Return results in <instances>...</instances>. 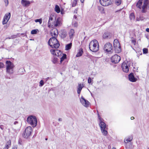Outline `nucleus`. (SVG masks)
<instances>
[{"label": "nucleus", "mask_w": 149, "mask_h": 149, "mask_svg": "<svg viewBox=\"0 0 149 149\" xmlns=\"http://www.w3.org/2000/svg\"><path fill=\"white\" fill-rule=\"evenodd\" d=\"M80 100L82 104L84 106L86 107H87L89 106V102L84 99L82 96L81 97Z\"/></svg>", "instance_id": "nucleus-14"}, {"label": "nucleus", "mask_w": 149, "mask_h": 149, "mask_svg": "<svg viewBox=\"0 0 149 149\" xmlns=\"http://www.w3.org/2000/svg\"><path fill=\"white\" fill-rule=\"evenodd\" d=\"M22 139H19L18 140V144L19 145H22Z\"/></svg>", "instance_id": "nucleus-43"}, {"label": "nucleus", "mask_w": 149, "mask_h": 149, "mask_svg": "<svg viewBox=\"0 0 149 149\" xmlns=\"http://www.w3.org/2000/svg\"><path fill=\"white\" fill-rule=\"evenodd\" d=\"M48 44L52 48L57 49L59 46V43L57 39L55 37L51 38L48 42Z\"/></svg>", "instance_id": "nucleus-4"}, {"label": "nucleus", "mask_w": 149, "mask_h": 149, "mask_svg": "<svg viewBox=\"0 0 149 149\" xmlns=\"http://www.w3.org/2000/svg\"><path fill=\"white\" fill-rule=\"evenodd\" d=\"M44 84V83L43 80H41L40 82V86H42Z\"/></svg>", "instance_id": "nucleus-40"}, {"label": "nucleus", "mask_w": 149, "mask_h": 149, "mask_svg": "<svg viewBox=\"0 0 149 149\" xmlns=\"http://www.w3.org/2000/svg\"><path fill=\"white\" fill-rule=\"evenodd\" d=\"M99 47L98 42L96 40H93L90 42L89 45V48L91 51L96 52L99 50Z\"/></svg>", "instance_id": "nucleus-3"}, {"label": "nucleus", "mask_w": 149, "mask_h": 149, "mask_svg": "<svg viewBox=\"0 0 149 149\" xmlns=\"http://www.w3.org/2000/svg\"><path fill=\"white\" fill-rule=\"evenodd\" d=\"M121 3V0H115V3L117 6L120 5Z\"/></svg>", "instance_id": "nucleus-32"}, {"label": "nucleus", "mask_w": 149, "mask_h": 149, "mask_svg": "<svg viewBox=\"0 0 149 149\" xmlns=\"http://www.w3.org/2000/svg\"><path fill=\"white\" fill-rule=\"evenodd\" d=\"M83 52V49L82 48L80 49L76 55V57H78L81 56L82 55Z\"/></svg>", "instance_id": "nucleus-24"}, {"label": "nucleus", "mask_w": 149, "mask_h": 149, "mask_svg": "<svg viewBox=\"0 0 149 149\" xmlns=\"http://www.w3.org/2000/svg\"><path fill=\"white\" fill-rule=\"evenodd\" d=\"M61 37L63 38H64L66 37L67 36V32L65 30L61 31Z\"/></svg>", "instance_id": "nucleus-23"}, {"label": "nucleus", "mask_w": 149, "mask_h": 149, "mask_svg": "<svg viewBox=\"0 0 149 149\" xmlns=\"http://www.w3.org/2000/svg\"><path fill=\"white\" fill-rule=\"evenodd\" d=\"M50 52L52 54L57 56H58L61 53L60 51L58 49H51Z\"/></svg>", "instance_id": "nucleus-16"}, {"label": "nucleus", "mask_w": 149, "mask_h": 149, "mask_svg": "<svg viewBox=\"0 0 149 149\" xmlns=\"http://www.w3.org/2000/svg\"><path fill=\"white\" fill-rule=\"evenodd\" d=\"M84 0H80V1H81V3H83V2H84Z\"/></svg>", "instance_id": "nucleus-53"}, {"label": "nucleus", "mask_w": 149, "mask_h": 149, "mask_svg": "<svg viewBox=\"0 0 149 149\" xmlns=\"http://www.w3.org/2000/svg\"><path fill=\"white\" fill-rule=\"evenodd\" d=\"M39 32V31L38 29H34L32 30L31 32V33L32 34H36L38 32Z\"/></svg>", "instance_id": "nucleus-33"}, {"label": "nucleus", "mask_w": 149, "mask_h": 149, "mask_svg": "<svg viewBox=\"0 0 149 149\" xmlns=\"http://www.w3.org/2000/svg\"><path fill=\"white\" fill-rule=\"evenodd\" d=\"M18 121H15L14 122V125H16V124H18Z\"/></svg>", "instance_id": "nucleus-49"}, {"label": "nucleus", "mask_w": 149, "mask_h": 149, "mask_svg": "<svg viewBox=\"0 0 149 149\" xmlns=\"http://www.w3.org/2000/svg\"><path fill=\"white\" fill-rule=\"evenodd\" d=\"M32 132V128L30 126L27 127L24 131L23 134V137L27 139L31 135Z\"/></svg>", "instance_id": "nucleus-7"}, {"label": "nucleus", "mask_w": 149, "mask_h": 149, "mask_svg": "<svg viewBox=\"0 0 149 149\" xmlns=\"http://www.w3.org/2000/svg\"><path fill=\"white\" fill-rule=\"evenodd\" d=\"M12 149H16V148H13Z\"/></svg>", "instance_id": "nucleus-57"}, {"label": "nucleus", "mask_w": 149, "mask_h": 149, "mask_svg": "<svg viewBox=\"0 0 149 149\" xmlns=\"http://www.w3.org/2000/svg\"><path fill=\"white\" fill-rule=\"evenodd\" d=\"M72 46V43H71L67 44L65 46V50H68L70 49L71 47Z\"/></svg>", "instance_id": "nucleus-26"}, {"label": "nucleus", "mask_w": 149, "mask_h": 149, "mask_svg": "<svg viewBox=\"0 0 149 149\" xmlns=\"http://www.w3.org/2000/svg\"><path fill=\"white\" fill-rule=\"evenodd\" d=\"M11 133L12 134L13 136H15L17 135V133L16 130L13 128L12 130Z\"/></svg>", "instance_id": "nucleus-29"}, {"label": "nucleus", "mask_w": 149, "mask_h": 149, "mask_svg": "<svg viewBox=\"0 0 149 149\" xmlns=\"http://www.w3.org/2000/svg\"><path fill=\"white\" fill-rule=\"evenodd\" d=\"M111 37V33L108 32L104 33L103 36V38L104 39L110 38Z\"/></svg>", "instance_id": "nucleus-20"}, {"label": "nucleus", "mask_w": 149, "mask_h": 149, "mask_svg": "<svg viewBox=\"0 0 149 149\" xmlns=\"http://www.w3.org/2000/svg\"><path fill=\"white\" fill-rule=\"evenodd\" d=\"M69 37L70 39H73L75 35L74 30L73 29H71L69 32Z\"/></svg>", "instance_id": "nucleus-19"}, {"label": "nucleus", "mask_w": 149, "mask_h": 149, "mask_svg": "<svg viewBox=\"0 0 149 149\" xmlns=\"http://www.w3.org/2000/svg\"><path fill=\"white\" fill-rule=\"evenodd\" d=\"M143 54H147L148 53V50L147 49L144 48L143 49Z\"/></svg>", "instance_id": "nucleus-38"}, {"label": "nucleus", "mask_w": 149, "mask_h": 149, "mask_svg": "<svg viewBox=\"0 0 149 149\" xmlns=\"http://www.w3.org/2000/svg\"><path fill=\"white\" fill-rule=\"evenodd\" d=\"M129 64L126 62H124L122 65V68L123 72H127L129 70Z\"/></svg>", "instance_id": "nucleus-13"}, {"label": "nucleus", "mask_w": 149, "mask_h": 149, "mask_svg": "<svg viewBox=\"0 0 149 149\" xmlns=\"http://www.w3.org/2000/svg\"><path fill=\"white\" fill-rule=\"evenodd\" d=\"M136 19V21H139L140 20H143V19H141V18L140 17H139V18H137Z\"/></svg>", "instance_id": "nucleus-46"}, {"label": "nucleus", "mask_w": 149, "mask_h": 149, "mask_svg": "<svg viewBox=\"0 0 149 149\" xmlns=\"http://www.w3.org/2000/svg\"><path fill=\"white\" fill-rule=\"evenodd\" d=\"M74 25L75 26H77V23H75L74 24Z\"/></svg>", "instance_id": "nucleus-54"}, {"label": "nucleus", "mask_w": 149, "mask_h": 149, "mask_svg": "<svg viewBox=\"0 0 149 149\" xmlns=\"http://www.w3.org/2000/svg\"><path fill=\"white\" fill-rule=\"evenodd\" d=\"M9 147H8L6 146L3 149H8Z\"/></svg>", "instance_id": "nucleus-48"}, {"label": "nucleus", "mask_w": 149, "mask_h": 149, "mask_svg": "<svg viewBox=\"0 0 149 149\" xmlns=\"http://www.w3.org/2000/svg\"><path fill=\"white\" fill-rule=\"evenodd\" d=\"M10 17V13H8L6 14L4 16L3 19L2 24L3 25H4L6 24L9 20Z\"/></svg>", "instance_id": "nucleus-11"}, {"label": "nucleus", "mask_w": 149, "mask_h": 149, "mask_svg": "<svg viewBox=\"0 0 149 149\" xmlns=\"http://www.w3.org/2000/svg\"><path fill=\"white\" fill-rule=\"evenodd\" d=\"M121 58L120 56L117 54L112 56L111 58V62L114 63H118L120 60Z\"/></svg>", "instance_id": "nucleus-10"}, {"label": "nucleus", "mask_w": 149, "mask_h": 149, "mask_svg": "<svg viewBox=\"0 0 149 149\" xmlns=\"http://www.w3.org/2000/svg\"><path fill=\"white\" fill-rule=\"evenodd\" d=\"M132 139V137H131L130 138H129L127 139H124V142L125 143H127L128 142L131 141Z\"/></svg>", "instance_id": "nucleus-30"}, {"label": "nucleus", "mask_w": 149, "mask_h": 149, "mask_svg": "<svg viewBox=\"0 0 149 149\" xmlns=\"http://www.w3.org/2000/svg\"><path fill=\"white\" fill-rule=\"evenodd\" d=\"M131 42L134 45H135L136 41L135 39L132 38L131 40Z\"/></svg>", "instance_id": "nucleus-42"}, {"label": "nucleus", "mask_w": 149, "mask_h": 149, "mask_svg": "<svg viewBox=\"0 0 149 149\" xmlns=\"http://www.w3.org/2000/svg\"><path fill=\"white\" fill-rule=\"evenodd\" d=\"M45 139L46 140H47V138H46Z\"/></svg>", "instance_id": "nucleus-60"}, {"label": "nucleus", "mask_w": 149, "mask_h": 149, "mask_svg": "<svg viewBox=\"0 0 149 149\" xmlns=\"http://www.w3.org/2000/svg\"><path fill=\"white\" fill-rule=\"evenodd\" d=\"M14 65L10 61H7L6 62V72L9 74H12L14 72Z\"/></svg>", "instance_id": "nucleus-5"}, {"label": "nucleus", "mask_w": 149, "mask_h": 149, "mask_svg": "<svg viewBox=\"0 0 149 149\" xmlns=\"http://www.w3.org/2000/svg\"><path fill=\"white\" fill-rule=\"evenodd\" d=\"M4 3H5V5L7 6L8 4V0H3Z\"/></svg>", "instance_id": "nucleus-41"}, {"label": "nucleus", "mask_w": 149, "mask_h": 149, "mask_svg": "<svg viewBox=\"0 0 149 149\" xmlns=\"http://www.w3.org/2000/svg\"><path fill=\"white\" fill-rule=\"evenodd\" d=\"M74 17L76 19V18H77V17H76V16L74 15Z\"/></svg>", "instance_id": "nucleus-56"}, {"label": "nucleus", "mask_w": 149, "mask_h": 149, "mask_svg": "<svg viewBox=\"0 0 149 149\" xmlns=\"http://www.w3.org/2000/svg\"><path fill=\"white\" fill-rule=\"evenodd\" d=\"M11 144V141L10 140H9V141H8L6 143V146L8 147H9V146H10Z\"/></svg>", "instance_id": "nucleus-37"}, {"label": "nucleus", "mask_w": 149, "mask_h": 149, "mask_svg": "<svg viewBox=\"0 0 149 149\" xmlns=\"http://www.w3.org/2000/svg\"><path fill=\"white\" fill-rule=\"evenodd\" d=\"M4 27H6V28L7 27V26H4Z\"/></svg>", "instance_id": "nucleus-58"}, {"label": "nucleus", "mask_w": 149, "mask_h": 149, "mask_svg": "<svg viewBox=\"0 0 149 149\" xmlns=\"http://www.w3.org/2000/svg\"><path fill=\"white\" fill-rule=\"evenodd\" d=\"M112 45L109 42L106 43L104 45V51L108 53L112 52Z\"/></svg>", "instance_id": "nucleus-9"}, {"label": "nucleus", "mask_w": 149, "mask_h": 149, "mask_svg": "<svg viewBox=\"0 0 149 149\" xmlns=\"http://www.w3.org/2000/svg\"><path fill=\"white\" fill-rule=\"evenodd\" d=\"M35 22H39L40 24L42 22V19L41 18L35 20Z\"/></svg>", "instance_id": "nucleus-35"}, {"label": "nucleus", "mask_w": 149, "mask_h": 149, "mask_svg": "<svg viewBox=\"0 0 149 149\" xmlns=\"http://www.w3.org/2000/svg\"><path fill=\"white\" fill-rule=\"evenodd\" d=\"M22 4L24 6H29L30 4V2L26 0H22L21 1Z\"/></svg>", "instance_id": "nucleus-22"}, {"label": "nucleus", "mask_w": 149, "mask_h": 149, "mask_svg": "<svg viewBox=\"0 0 149 149\" xmlns=\"http://www.w3.org/2000/svg\"><path fill=\"white\" fill-rule=\"evenodd\" d=\"M129 79L130 81L132 82H135L137 80V79L134 77L133 73H132L129 75Z\"/></svg>", "instance_id": "nucleus-18"}, {"label": "nucleus", "mask_w": 149, "mask_h": 149, "mask_svg": "<svg viewBox=\"0 0 149 149\" xmlns=\"http://www.w3.org/2000/svg\"><path fill=\"white\" fill-rule=\"evenodd\" d=\"M0 128L2 130L4 129V126L3 125H0Z\"/></svg>", "instance_id": "nucleus-47"}, {"label": "nucleus", "mask_w": 149, "mask_h": 149, "mask_svg": "<svg viewBox=\"0 0 149 149\" xmlns=\"http://www.w3.org/2000/svg\"><path fill=\"white\" fill-rule=\"evenodd\" d=\"M54 26L56 27L61 26L62 24L61 19L60 17L58 18L54 22Z\"/></svg>", "instance_id": "nucleus-17"}, {"label": "nucleus", "mask_w": 149, "mask_h": 149, "mask_svg": "<svg viewBox=\"0 0 149 149\" xmlns=\"http://www.w3.org/2000/svg\"><path fill=\"white\" fill-rule=\"evenodd\" d=\"M137 8L141 9L142 13L146 12L148 9H149V1L148 0H139L136 4Z\"/></svg>", "instance_id": "nucleus-1"}, {"label": "nucleus", "mask_w": 149, "mask_h": 149, "mask_svg": "<svg viewBox=\"0 0 149 149\" xmlns=\"http://www.w3.org/2000/svg\"><path fill=\"white\" fill-rule=\"evenodd\" d=\"M49 77L47 78V80L49 79Z\"/></svg>", "instance_id": "nucleus-61"}, {"label": "nucleus", "mask_w": 149, "mask_h": 149, "mask_svg": "<svg viewBox=\"0 0 149 149\" xmlns=\"http://www.w3.org/2000/svg\"><path fill=\"white\" fill-rule=\"evenodd\" d=\"M58 30L56 29H53L50 31V34L52 37L56 38L58 36Z\"/></svg>", "instance_id": "nucleus-15"}, {"label": "nucleus", "mask_w": 149, "mask_h": 149, "mask_svg": "<svg viewBox=\"0 0 149 149\" xmlns=\"http://www.w3.org/2000/svg\"><path fill=\"white\" fill-rule=\"evenodd\" d=\"M4 65L3 63L0 62V68H2L3 67Z\"/></svg>", "instance_id": "nucleus-44"}, {"label": "nucleus", "mask_w": 149, "mask_h": 149, "mask_svg": "<svg viewBox=\"0 0 149 149\" xmlns=\"http://www.w3.org/2000/svg\"><path fill=\"white\" fill-rule=\"evenodd\" d=\"M130 18L131 20L134 19L135 16L133 13H131L130 14Z\"/></svg>", "instance_id": "nucleus-31"}, {"label": "nucleus", "mask_w": 149, "mask_h": 149, "mask_svg": "<svg viewBox=\"0 0 149 149\" xmlns=\"http://www.w3.org/2000/svg\"><path fill=\"white\" fill-rule=\"evenodd\" d=\"M53 17H52V16L51 15L49 17V20L48 22V26L49 27L50 25H51V23H50V21H52L53 20Z\"/></svg>", "instance_id": "nucleus-34"}, {"label": "nucleus", "mask_w": 149, "mask_h": 149, "mask_svg": "<svg viewBox=\"0 0 149 149\" xmlns=\"http://www.w3.org/2000/svg\"><path fill=\"white\" fill-rule=\"evenodd\" d=\"M134 118V117L133 116L131 117V120H133Z\"/></svg>", "instance_id": "nucleus-52"}, {"label": "nucleus", "mask_w": 149, "mask_h": 149, "mask_svg": "<svg viewBox=\"0 0 149 149\" xmlns=\"http://www.w3.org/2000/svg\"><path fill=\"white\" fill-rule=\"evenodd\" d=\"M55 10L58 13H59L60 12V8L57 5H56L55 6Z\"/></svg>", "instance_id": "nucleus-27"}, {"label": "nucleus", "mask_w": 149, "mask_h": 149, "mask_svg": "<svg viewBox=\"0 0 149 149\" xmlns=\"http://www.w3.org/2000/svg\"><path fill=\"white\" fill-rule=\"evenodd\" d=\"M77 0H74L72 3V6L74 7L77 4Z\"/></svg>", "instance_id": "nucleus-36"}, {"label": "nucleus", "mask_w": 149, "mask_h": 149, "mask_svg": "<svg viewBox=\"0 0 149 149\" xmlns=\"http://www.w3.org/2000/svg\"><path fill=\"white\" fill-rule=\"evenodd\" d=\"M61 13L62 14H63V11L62 10L61 11Z\"/></svg>", "instance_id": "nucleus-55"}, {"label": "nucleus", "mask_w": 149, "mask_h": 149, "mask_svg": "<svg viewBox=\"0 0 149 149\" xmlns=\"http://www.w3.org/2000/svg\"><path fill=\"white\" fill-rule=\"evenodd\" d=\"M97 113L98 121L99 122V125L100 127L101 132L104 135L106 136L108 133L107 131L106 130V124L104 122V119L101 117L98 112Z\"/></svg>", "instance_id": "nucleus-2"}, {"label": "nucleus", "mask_w": 149, "mask_h": 149, "mask_svg": "<svg viewBox=\"0 0 149 149\" xmlns=\"http://www.w3.org/2000/svg\"><path fill=\"white\" fill-rule=\"evenodd\" d=\"M113 46L116 53H118L121 52V48L120 43L117 39L114 40Z\"/></svg>", "instance_id": "nucleus-8"}, {"label": "nucleus", "mask_w": 149, "mask_h": 149, "mask_svg": "<svg viewBox=\"0 0 149 149\" xmlns=\"http://www.w3.org/2000/svg\"><path fill=\"white\" fill-rule=\"evenodd\" d=\"M140 17L141 18V19H143V17Z\"/></svg>", "instance_id": "nucleus-59"}, {"label": "nucleus", "mask_w": 149, "mask_h": 149, "mask_svg": "<svg viewBox=\"0 0 149 149\" xmlns=\"http://www.w3.org/2000/svg\"><path fill=\"white\" fill-rule=\"evenodd\" d=\"M57 58H54L52 60V62L54 64L57 63Z\"/></svg>", "instance_id": "nucleus-39"}, {"label": "nucleus", "mask_w": 149, "mask_h": 149, "mask_svg": "<svg viewBox=\"0 0 149 149\" xmlns=\"http://www.w3.org/2000/svg\"><path fill=\"white\" fill-rule=\"evenodd\" d=\"M67 56L66 54H63L61 58L60 62L61 63L66 58Z\"/></svg>", "instance_id": "nucleus-28"}, {"label": "nucleus", "mask_w": 149, "mask_h": 149, "mask_svg": "<svg viewBox=\"0 0 149 149\" xmlns=\"http://www.w3.org/2000/svg\"><path fill=\"white\" fill-rule=\"evenodd\" d=\"M84 85L83 84H79L77 87V93L79 95L80 94L82 88L84 87Z\"/></svg>", "instance_id": "nucleus-21"}, {"label": "nucleus", "mask_w": 149, "mask_h": 149, "mask_svg": "<svg viewBox=\"0 0 149 149\" xmlns=\"http://www.w3.org/2000/svg\"><path fill=\"white\" fill-rule=\"evenodd\" d=\"M88 83L90 84L91 82V79L90 77H89L88 80Z\"/></svg>", "instance_id": "nucleus-45"}, {"label": "nucleus", "mask_w": 149, "mask_h": 149, "mask_svg": "<svg viewBox=\"0 0 149 149\" xmlns=\"http://www.w3.org/2000/svg\"><path fill=\"white\" fill-rule=\"evenodd\" d=\"M98 9L102 13L104 14L105 13L104 10V8L102 6H98Z\"/></svg>", "instance_id": "nucleus-25"}, {"label": "nucleus", "mask_w": 149, "mask_h": 149, "mask_svg": "<svg viewBox=\"0 0 149 149\" xmlns=\"http://www.w3.org/2000/svg\"><path fill=\"white\" fill-rule=\"evenodd\" d=\"M146 31L147 32H149V28H147L146 29Z\"/></svg>", "instance_id": "nucleus-50"}, {"label": "nucleus", "mask_w": 149, "mask_h": 149, "mask_svg": "<svg viewBox=\"0 0 149 149\" xmlns=\"http://www.w3.org/2000/svg\"><path fill=\"white\" fill-rule=\"evenodd\" d=\"M101 4L103 6H107L112 3L111 0H100Z\"/></svg>", "instance_id": "nucleus-12"}, {"label": "nucleus", "mask_w": 149, "mask_h": 149, "mask_svg": "<svg viewBox=\"0 0 149 149\" xmlns=\"http://www.w3.org/2000/svg\"><path fill=\"white\" fill-rule=\"evenodd\" d=\"M62 119L61 118H59L58 119V120L59 121H62Z\"/></svg>", "instance_id": "nucleus-51"}, {"label": "nucleus", "mask_w": 149, "mask_h": 149, "mask_svg": "<svg viewBox=\"0 0 149 149\" xmlns=\"http://www.w3.org/2000/svg\"><path fill=\"white\" fill-rule=\"evenodd\" d=\"M26 121L33 127L37 125V120L36 117L34 116H28L27 118Z\"/></svg>", "instance_id": "nucleus-6"}]
</instances>
